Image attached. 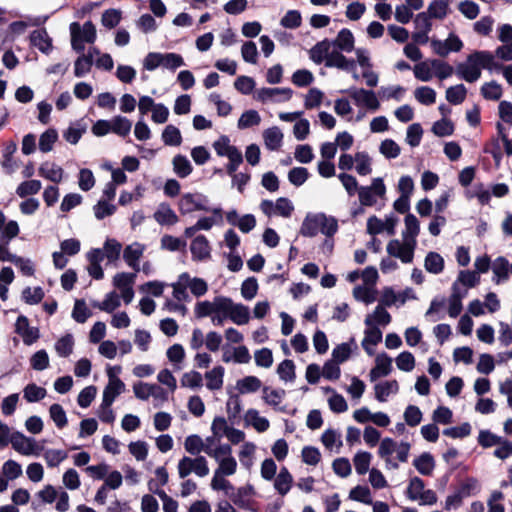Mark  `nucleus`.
<instances>
[{"mask_svg": "<svg viewBox=\"0 0 512 512\" xmlns=\"http://www.w3.org/2000/svg\"><path fill=\"white\" fill-rule=\"evenodd\" d=\"M310 58L317 64L325 62L327 67L337 68L346 72L356 69V61L347 58L341 51L332 49V43L328 39L318 42L311 48Z\"/></svg>", "mask_w": 512, "mask_h": 512, "instance_id": "obj_1", "label": "nucleus"}, {"mask_svg": "<svg viewBox=\"0 0 512 512\" xmlns=\"http://www.w3.org/2000/svg\"><path fill=\"white\" fill-rule=\"evenodd\" d=\"M232 306V299L227 296H216L212 300L196 303L194 313L197 318L210 317L215 326H222L227 320Z\"/></svg>", "mask_w": 512, "mask_h": 512, "instance_id": "obj_2", "label": "nucleus"}, {"mask_svg": "<svg viewBox=\"0 0 512 512\" xmlns=\"http://www.w3.org/2000/svg\"><path fill=\"white\" fill-rule=\"evenodd\" d=\"M494 63V56L489 51H475L467 57L465 63L457 66L458 76L470 83L481 77V69H491Z\"/></svg>", "mask_w": 512, "mask_h": 512, "instance_id": "obj_3", "label": "nucleus"}, {"mask_svg": "<svg viewBox=\"0 0 512 512\" xmlns=\"http://www.w3.org/2000/svg\"><path fill=\"white\" fill-rule=\"evenodd\" d=\"M337 231V220L324 213H308L300 228L301 235L305 237H314L318 232H321L327 237H332Z\"/></svg>", "mask_w": 512, "mask_h": 512, "instance_id": "obj_4", "label": "nucleus"}, {"mask_svg": "<svg viewBox=\"0 0 512 512\" xmlns=\"http://www.w3.org/2000/svg\"><path fill=\"white\" fill-rule=\"evenodd\" d=\"M410 451V444L408 442L397 443L391 438H384L379 446L378 454L385 460L388 468L397 469L398 464L391 458L393 453L400 462H406Z\"/></svg>", "mask_w": 512, "mask_h": 512, "instance_id": "obj_5", "label": "nucleus"}, {"mask_svg": "<svg viewBox=\"0 0 512 512\" xmlns=\"http://www.w3.org/2000/svg\"><path fill=\"white\" fill-rule=\"evenodd\" d=\"M71 46L78 53L84 51L85 43H94L96 40V28L92 22L87 21L81 26L77 22L70 24Z\"/></svg>", "mask_w": 512, "mask_h": 512, "instance_id": "obj_6", "label": "nucleus"}, {"mask_svg": "<svg viewBox=\"0 0 512 512\" xmlns=\"http://www.w3.org/2000/svg\"><path fill=\"white\" fill-rule=\"evenodd\" d=\"M407 497L412 501H418L420 505H433L437 502L436 493L431 489H425L424 481L419 477L410 479Z\"/></svg>", "mask_w": 512, "mask_h": 512, "instance_id": "obj_7", "label": "nucleus"}, {"mask_svg": "<svg viewBox=\"0 0 512 512\" xmlns=\"http://www.w3.org/2000/svg\"><path fill=\"white\" fill-rule=\"evenodd\" d=\"M179 477L184 479L191 473H195L199 477H205L209 474L208 462L204 456L195 458L184 456L177 465Z\"/></svg>", "mask_w": 512, "mask_h": 512, "instance_id": "obj_8", "label": "nucleus"}, {"mask_svg": "<svg viewBox=\"0 0 512 512\" xmlns=\"http://www.w3.org/2000/svg\"><path fill=\"white\" fill-rule=\"evenodd\" d=\"M416 247L417 244L405 239H392L388 242L386 251L390 257L399 259L403 264H410L413 262Z\"/></svg>", "mask_w": 512, "mask_h": 512, "instance_id": "obj_9", "label": "nucleus"}, {"mask_svg": "<svg viewBox=\"0 0 512 512\" xmlns=\"http://www.w3.org/2000/svg\"><path fill=\"white\" fill-rule=\"evenodd\" d=\"M209 199L202 193H185L178 202V208L181 214H191L197 211H209Z\"/></svg>", "mask_w": 512, "mask_h": 512, "instance_id": "obj_10", "label": "nucleus"}, {"mask_svg": "<svg viewBox=\"0 0 512 512\" xmlns=\"http://www.w3.org/2000/svg\"><path fill=\"white\" fill-rule=\"evenodd\" d=\"M259 208L269 218L272 216L289 218L294 211L293 203L286 197H280L275 202L267 199L262 200Z\"/></svg>", "mask_w": 512, "mask_h": 512, "instance_id": "obj_11", "label": "nucleus"}, {"mask_svg": "<svg viewBox=\"0 0 512 512\" xmlns=\"http://www.w3.org/2000/svg\"><path fill=\"white\" fill-rule=\"evenodd\" d=\"M211 458H213L218 465L214 474L232 476L237 472L238 463L232 454L230 444L227 447L219 449L217 453H213Z\"/></svg>", "mask_w": 512, "mask_h": 512, "instance_id": "obj_12", "label": "nucleus"}, {"mask_svg": "<svg viewBox=\"0 0 512 512\" xmlns=\"http://www.w3.org/2000/svg\"><path fill=\"white\" fill-rule=\"evenodd\" d=\"M293 91L287 87H262L254 92V99L263 104L287 102L292 98Z\"/></svg>", "mask_w": 512, "mask_h": 512, "instance_id": "obj_13", "label": "nucleus"}, {"mask_svg": "<svg viewBox=\"0 0 512 512\" xmlns=\"http://www.w3.org/2000/svg\"><path fill=\"white\" fill-rule=\"evenodd\" d=\"M12 448L23 456H40L43 446L31 437L25 436L21 432L12 433Z\"/></svg>", "mask_w": 512, "mask_h": 512, "instance_id": "obj_14", "label": "nucleus"}, {"mask_svg": "<svg viewBox=\"0 0 512 512\" xmlns=\"http://www.w3.org/2000/svg\"><path fill=\"white\" fill-rule=\"evenodd\" d=\"M347 92L353 99L356 106L366 108L372 112L380 109V101L373 90H367L364 88H351Z\"/></svg>", "mask_w": 512, "mask_h": 512, "instance_id": "obj_15", "label": "nucleus"}, {"mask_svg": "<svg viewBox=\"0 0 512 512\" xmlns=\"http://www.w3.org/2000/svg\"><path fill=\"white\" fill-rule=\"evenodd\" d=\"M136 274L128 272H119L113 277V285L120 291V296L125 304H130L134 298L133 285Z\"/></svg>", "mask_w": 512, "mask_h": 512, "instance_id": "obj_16", "label": "nucleus"}, {"mask_svg": "<svg viewBox=\"0 0 512 512\" xmlns=\"http://www.w3.org/2000/svg\"><path fill=\"white\" fill-rule=\"evenodd\" d=\"M431 47L435 54L445 57L451 52H459L463 42L456 34L450 33L445 40H432Z\"/></svg>", "mask_w": 512, "mask_h": 512, "instance_id": "obj_17", "label": "nucleus"}, {"mask_svg": "<svg viewBox=\"0 0 512 512\" xmlns=\"http://www.w3.org/2000/svg\"><path fill=\"white\" fill-rule=\"evenodd\" d=\"M146 251V245L140 242H132L123 250V259L128 267L135 272H140V260Z\"/></svg>", "mask_w": 512, "mask_h": 512, "instance_id": "obj_18", "label": "nucleus"}, {"mask_svg": "<svg viewBox=\"0 0 512 512\" xmlns=\"http://www.w3.org/2000/svg\"><path fill=\"white\" fill-rule=\"evenodd\" d=\"M396 224L397 219L392 216L386 217L385 220L372 216L367 221V232L373 236L383 232L392 236L395 234Z\"/></svg>", "mask_w": 512, "mask_h": 512, "instance_id": "obj_19", "label": "nucleus"}, {"mask_svg": "<svg viewBox=\"0 0 512 512\" xmlns=\"http://www.w3.org/2000/svg\"><path fill=\"white\" fill-rule=\"evenodd\" d=\"M193 260L206 261L211 257V246L204 235L195 237L190 244Z\"/></svg>", "mask_w": 512, "mask_h": 512, "instance_id": "obj_20", "label": "nucleus"}, {"mask_svg": "<svg viewBox=\"0 0 512 512\" xmlns=\"http://www.w3.org/2000/svg\"><path fill=\"white\" fill-rule=\"evenodd\" d=\"M392 371V358L386 353H379L375 357V366L369 372V378L373 382L380 377L389 375Z\"/></svg>", "mask_w": 512, "mask_h": 512, "instance_id": "obj_21", "label": "nucleus"}, {"mask_svg": "<svg viewBox=\"0 0 512 512\" xmlns=\"http://www.w3.org/2000/svg\"><path fill=\"white\" fill-rule=\"evenodd\" d=\"M16 332L22 337L26 345H31L39 338V330L29 325V321L25 316H19L15 324Z\"/></svg>", "mask_w": 512, "mask_h": 512, "instance_id": "obj_22", "label": "nucleus"}, {"mask_svg": "<svg viewBox=\"0 0 512 512\" xmlns=\"http://www.w3.org/2000/svg\"><path fill=\"white\" fill-rule=\"evenodd\" d=\"M330 43H332V49L350 53L354 50L355 38L349 29L343 28L338 32L336 38L330 41Z\"/></svg>", "mask_w": 512, "mask_h": 512, "instance_id": "obj_23", "label": "nucleus"}, {"mask_svg": "<svg viewBox=\"0 0 512 512\" xmlns=\"http://www.w3.org/2000/svg\"><path fill=\"white\" fill-rule=\"evenodd\" d=\"M479 282L480 276L477 272L462 270L458 273L456 280L452 284V288H458L460 291H465L467 295L468 290L478 285Z\"/></svg>", "mask_w": 512, "mask_h": 512, "instance_id": "obj_24", "label": "nucleus"}, {"mask_svg": "<svg viewBox=\"0 0 512 512\" xmlns=\"http://www.w3.org/2000/svg\"><path fill=\"white\" fill-rule=\"evenodd\" d=\"M399 383L397 380H387L377 383L374 386V394L379 402H386L390 396L399 392Z\"/></svg>", "mask_w": 512, "mask_h": 512, "instance_id": "obj_25", "label": "nucleus"}, {"mask_svg": "<svg viewBox=\"0 0 512 512\" xmlns=\"http://www.w3.org/2000/svg\"><path fill=\"white\" fill-rule=\"evenodd\" d=\"M391 322L390 313L382 307V305H377L373 312L366 315L364 323L366 326L378 327L379 326H387Z\"/></svg>", "mask_w": 512, "mask_h": 512, "instance_id": "obj_26", "label": "nucleus"}, {"mask_svg": "<svg viewBox=\"0 0 512 512\" xmlns=\"http://www.w3.org/2000/svg\"><path fill=\"white\" fill-rule=\"evenodd\" d=\"M294 479L286 467H282L274 478V489L280 496H285L292 488Z\"/></svg>", "mask_w": 512, "mask_h": 512, "instance_id": "obj_27", "label": "nucleus"}, {"mask_svg": "<svg viewBox=\"0 0 512 512\" xmlns=\"http://www.w3.org/2000/svg\"><path fill=\"white\" fill-rule=\"evenodd\" d=\"M213 148L218 156L227 157L228 159L242 154L237 147L230 143V139L225 135L220 136L213 142Z\"/></svg>", "mask_w": 512, "mask_h": 512, "instance_id": "obj_28", "label": "nucleus"}, {"mask_svg": "<svg viewBox=\"0 0 512 512\" xmlns=\"http://www.w3.org/2000/svg\"><path fill=\"white\" fill-rule=\"evenodd\" d=\"M155 221L160 225H175L178 223L179 218L174 210L166 203H161L155 213H154Z\"/></svg>", "mask_w": 512, "mask_h": 512, "instance_id": "obj_29", "label": "nucleus"}, {"mask_svg": "<svg viewBox=\"0 0 512 512\" xmlns=\"http://www.w3.org/2000/svg\"><path fill=\"white\" fill-rule=\"evenodd\" d=\"M244 421L251 425L257 432L262 433L269 429L270 422L267 418L260 415L256 409H248L244 415Z\"/></svg>", "mask_w": 512, "mask_h": 512, "instance_id": "obj_30", "label": "nucleus"}, {"mask_svg": "<svg viewBox=\"0 0 512 512\" xmlns=\"http://www.w3.org/2000/svg\"><path fill=\"white\" fill-rule=\"evenodd\" d=\"M224 367L218 365L204 374L206 380V387L211 391L220 390L224 383Z\"/></svg>", "mask_w": 512, "mask_h": 512, "instance_id": "obj_31", "label": "nucleus"}, {"mask_svg": "<svg viewBox=\"0 0 512 512\" xmlns=\"http://www.w3.org/2000/svg\"><path fill=\"white\" fill-rule=\"evenodd\" d=\"M251 319L250 309L248 306L237 303L232 300L231 311L229 315V320L234 324L241 326L249 323Z\"/></svg>", "mask_w": 512, "mask_h": 512, "instance_id": "obj_32", "label": "nucleus"}, {"mask_svg": "<svg viewBox=\"0 0 512 512\" xmlns=\"http://www.w3.org/2000/svg\"><path fill=\"white\" fill-rule=\"evenodd\" d=\"M465 297V291H460L458 288L454 289L451 287V294L448 300H446V303L448 304V315L451 318H456L460 315L463 309L462 301Z\"/></svg>", "mask_w": 512, "mask_h": 512, "instance_id": "obj_33", "label": "nucleus"}, {"mask_svg": "<svg viewBox=\"0 0 512 512\" xmlns=\"http://www.w3.org/2000/svg\"><path fill=\"white\" fill-rule=\"evenodd\" d=\"M405 228L401 233V238L417 244V237L420 232V224L413 214H407L404 219Z\"/></svg>", "mask_w": 512, "mask_h": 512, "instance_id": "obj_34", "label": "nucleus"}, {"mask_svg": "<svg viewBox=\"0 0 512 512\" xmlns=\"http://www.w3.org/2000/svg\"><path fill=\"white\" fill-rule=\"evenodd\" d=\"M254 495V488L251 485H245L234 488V491L230 495L231 501L240 508H248L250 504V498Z\"/></svg>", "mask_w": 512, "mask_h": 512, "instance_id": "obj_35", "label": "nucleus"}, {"mask_svg": "<svg viewBox=\"0 0 512 512\" xmlns=\"http://www.w3.org/2000/svg\"><path fill=\"white\" fill-rule=\"evenodd\" d=\"M413 466L421 475L430 476L435 469L434 457L430 453L424 452L413 460Z\"/></svg>", "mask_w": 512, "mask_h": 512, "instance_id": "obj_36", "label": "nucleus"}, {"mask_svg": "<svg viewBox=\"0 0 512 512\" xmlns=\"http://www.w3.org/2000/svg\"><path fill=\"white\" fill-rule=\"evenodd\" d=\"M212 215L211 216H205L201 217L197 220V228L199 230L208 231L215 225H221L223 223V215H222V209L220 207L216 208H209V211Z\"/></svg>", "mask_w": 512, "mask_h": 512, "instance_id": "obj_37", "label": "nucleus"}, {"mask_svg": "<svg viewBox=\"0 0 512 512\" xmlns=\"http://www.w3.org/2000/svg\"><path fill=\"white\" fill-rule=\"evenodd\" d=\"M283 137V133L276 126L263 131L264 144L271 151L278 150L282 146Z\"/></svg>", "mask_w": 512, "mask_h": 512, "instance_id": "obj_38", "label": "nucleus"}, {"mask_svg": "<svg viewBox=\"0 0 512 512\" xmlns=\"http://www.w3.org/2000/svg\"><path fill=\"white\" fill-rule=\"evenodd\" d=\"M356 348L357 344L354 339H351L349 342L341 343L333 348L331 359L339 364L344 363L350 358Z\"/></svg>", "mask_w": 512, "mask_h": 512, "instance_id": "obj_39", "label": "nucleus"}, {"mask_svg": "<svg viewBox=\"0 0 512 512\" xmlns=\"http://www.w3.org/2000/svg\"><path fill=\"white\" fill-rule=\"evenodd\" d=\"M256 450L257 446L253 442L247 441L241 444L238 451V458L241 465L246 469H250L253 466Z\"/></svg>", "mask_w": 512, "mask_h": 512, "instance_id": "obj_40", "label": "nucleus"}, {"mask_svg": "<svg viewBox=\"0 0 512 512\" xmlns=\"http://www.w3.org/2000/svg\"><path fill=\"white\" fill-rule=\"evenodd\" d=\"M39 175L54 183L61 182L63 178V169L55 163L44 162L39 167Z\"/></svg>", "mask_w": 512, "mask_h": 512, "instance_id": "obj_41", "label": "nucleus"}, {"mask_svg": "<svg viewBox=\"0 0 512 512\" xmlns=\"http://www.w3.org/2000/svg\"><path fill=\"white\" fill-rule=\"evenodd\" d=\"M353 297L355 300L362 302L366 305H369L376 301L377 299V289L376 287L368 286V285H357L353 289Z\"/></svg>", "mask_w": 512, "mask_h": 512, "instance_id": "obj_42", "label": "nucleus"}, {"mask_svg": "<svg viewBox=\"0 0 512 512\" xmlns=\"http://www.w3.org/2000/svg\"><path fill=\"white\" fill-rule=\"evenodd\" d=\"M125 384L121 379L113 378L108 381L103 390L102 400L113 403L115 399L125 391Z\"/></svg>", "mask_w": 512, "mask_h": 512, "instance_id": "obj_43", "label": "nucleus"}, {"mask_svg": "<svg viewBox=\"0 0 512 512\" xmlns=\"http://www.w3.org/2000/svg\"><path fill=\"white\" fill-rule=\"evenodd\" d=\"M47 467L55 468L58 467L63 461H65L68 457L67 451L63 449H44L41 452Z\"/></svg>", "mask_w": 512, "mask_h": 512, "instance_id": "obj_44", "label": "nucleus"}, {"mask_svg": "<svg viewBox=\"0 0 512 512\" xmlns=\"http://www.w3.org/2000/svg\"><path fill=\"white\" fill-rule=\"evenodd\" d=\"M262 386L261 380L256 376H245L236 382V390L240 394L257 392Z\"/></svg>", "mask_w": 512, "mask_h": 512, "instance_id": "obj_45", "label": "nucleus"}, {"mask_svg": "<svg viewBox=\"0 0 512 512\" xmlns=\"http://www.w3.org/2000/svg\"><path fill=\"white\" fill-rule=\"evenodd\" d=\"M187 281H188V273L184 272L180 274L177 278V281L171 284L173 288V297L178 302H186L189 301V294L187 293Z\"/></svg>", "mask_w": 512, "mask_h": 512, "instance_id": "obj_46", "label": "nucleus"}, {"mask_svg": "<svg viewBox=\"0 0 512 512\" xmlns=\"http://www.w3.org/2000/svg\"><path fill=\"white\" fill-rule=\"evenodd\" d=\"M434 59H428L417 63L414 68V76L420 81L428 82L434 77Z\"/></svg>", "mask_w": 512, "mask_h": 512, "instance_id": "obj_47", "label": "nucleus"}, {"mask_svg": "<svg viewBox=\"0 0 512 512\" xmlns=\"http://www.w3.org/2000/svg\"><path fill=\"white\" fill-rule=\"evenodd\" d=\"M449 0H433L428 5L426 12L432 19L443 20L450 11Z\"/></svg>", "mask_w": 512, "mask_h": 512, "instance_id": "obj_48", "label": "nucleus"}, {"mask_svg": "<svg viewBox=\"0 0 512 512\" xmlns=\"http://www.w3.org/2000/svg\"><path fill=\"white\" fill-rule=\"evenodd\" d=\"M30 40L32 45L43 53H48L52 48L51 39L44 29L33 31L30 35Z\"/></svg>", "mask_w": 512, "mask_h": 512, "instance_id": "obj_49", "label": "nucleus"}, {"mask_svg": "<svg viewBox=\"0 0 512 512\" xmlns=\"http://www.w3.org/2000/svg\"><path fill=\"white\" fill-rule=\"evenodd\" d=\"M102 250L108 262L115 263L120 258L122 244L114 238H107L103 244Z\"/></svg>", "mask_w": 512, "mask_h": 512, "instance_id": "obj_50", "label": "nucleus"}, {"mask_svg": "<svg viewBox=\"0 0 512 512\" xmlns=\"http://www.w3.org/2000/svg\"><path fill=\"white\" fill-rule=\"evenodd\" d=\"M173 171L180 178L188 177L192 171L193 167L190 161L186 156L178 154L172 159Z\"/></svg>", "mask_w": 512, "mask_h": 512, "instance_id": "obj_51", "label": "nucleus"}, {"mask_svg": "<svg viewBox=\"0 0 512 512\" xmlns=\"http://www.w3.org/2000/svg\"><path fill=\"white\" fill-rule=\"evenodd\" d=\"M445 305L446 299L444 297L433 298L428 310L425 313V317L431 322L441 320L443 318V309Z\"/></svg>", "mask_w": 512, "mask_h": 512, "instance_id": "obj_52", "label": "nucleus"}, {"mask_svg": "<svg viewBox=\"0 0 512 512\" xmlns=\"http://www.w3.org/2000/svg\"><path fill=\"white\" fill-rule=\"evenodd\" d=\"M16 150V143L10 142L5 146L3 151V160L1 162V165L9 174L13 173L18 167L17 161L13 157Z\"/></svg>", "mask_w": 512, "mask_h": 512, "instance_id": "obj_53", "label": "nucleus"}, {"mask_svg": "<svg viewBox=\"0 0 512 512\" xmlns=\"http://www.w3.org/2000/svg\"><path fill=\"white\" fill-rule=\"evenodd\" d=\"M355 170L361 176L372 172V158L365 151L355 153Z\"/></svg>", "mask_w": 512, "mask_h": 512, "instance_id": "obj_54", "label": "nucleus"}, {"mask_svg": "<svg viewBox=\"0 0 512 512\" xmlns=\"http://www.w3.org/2000/svg\"><path fill=\"white\" fill-rule=\"evenodd\" d=\"M492 271L494 274V282L496 284L501 283L502 281H506L509 276V262L504 257H498L493 265H492Z\"/></svg>", "mask_w": 512, "mask_h": 512, "instance_id": "obj_55", "label": "nucleus"}, {"mask_svg": "<svg viewBox=\"0 0 512 512\" xmlns=\"http://www.w3.org/2000/svg\"><path fill=\"white\" fill-rule=\"evenodd\" d=\"M285 397V391L282 389H273L264 387L262 390V399L264 402L274 408H278Z\"/></svg>", "mask_w": 512, "mask_h": 512, "instance_id": "obj_56", "label": "nucleus"}, {"mask_svg": "<svg viewBox=\"0 0 512 512\" xmlns=\"http://www.w3.org/2000/svg\"><path fill=\"white\" fill-rule=\"evenodd\" d=\"M120 305V296L115 291L107 293L102 302L93 303L94 307L107 313L113 312L120 307Z\"/></svg>", "mask_w": 512, "mask_h": 512, "instance_id": "obj_57", "label": "nucleus"}, {"mask_svg": "<svg viewBox=\"0 0 512 512\" xmlns=\"http://www.w3.org/2000/svg\"><path fill=\"white\" fill-rule=\"evenodd\" d=\"M379 152L386 159H395L401 154V147L393 139L387 138L380 142Z\"/></svg>", "mask_w": 512, "mask_h": 512, "instance_id": "obj_58", "label": "nucleus"}, {"mask_svg": "<svg viewBox=\"0 0 512 512\" xmlns=\"http://www.w3.org/2000/svg\"><path fill=\"white\" fill-rule=\"evenodd\" d=\"M372 454L366 451H358L353 457V464L357 474L364 475L369 472Z\"/></svg>", "mask_w": 512, "mask_h": 512, "instance_id": "obj_59", "label": "nucleus"}, {"mask_svg": "<svg viewBox=\"0 0 512 512\" xmlns=\"http://www.w3.org/2000/svg\"><path fill=\"white\" fill-rule=\"evenodd\" d=\"M111 128L112 133L121 137H125L130 133L132 123L128 118L117 115L111 119Z\"/></svg>", "mask_w": 512, "mask_h": 512, "instance_id": "obj_60", "label": "nucleus"}, {"mask_svg": "<svg viewBox=\"0 0 512 512\" xmlns=\"http://www.w3.org/2000/svg\"><path fill=\"white\" fill-rule=\"evenodd\" d=\"M261 123V116L256 110H247L243 112L238 119L237 127L241 130L258 126Z\"/></svg>", "mask_w": 512, "mask_h": 512, "instance_id": "obj_61", "label": "nucleus"}, {"mask_svg": "<svg viewBox=\"0 0 512 512\" xmlns=\"http://www.w3.org/2000/svg\"><path fill=\"white\" fill-rule=\"evenodd\" d=\"M161 138L167 146H179L182 143L181 132L174 125H167L162 132Z\"/></svg>", "mask_w": 512, "mask_h": 512, "instance_id": "obj_62", "label": "nucleus"}, {"mask_svg": "<svg viewBox=\"0 0 512 512\" xmlns=\"http://www.w3.org/2000/svg\"><path fill=\"white\" fill-rule=\"evenodd\" d=\"M184 448L191 455H199L205 452L204 439L197 434L189 435L185 438Z\"/></svg>", "mask_w": 512, "mask_h": 512, "instance_id": "obj_63", "label": "nucleus"}, {"mask_svg": "<svg viewBox=\"0 0 512 512\" xmlns=\"http://www.w3.org/2000/svg\"><path fill=\"white\" fill-rule=\"evenodd\" d=\"M425 269L433 274H439L444 268V259L436 252H429L425 257Z\"/></svg>", "mask_w": 512, "mask_h": 512, "instance_id": "obj_64", "label": "nucleus"}]
</instances>
